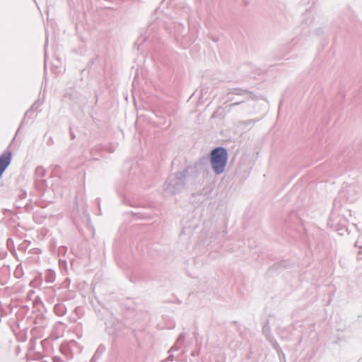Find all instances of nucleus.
Instances as JSON below:
<instances>
[{
    "instance_id": "f257e3e1",
    "label": "nucleus",
    "mask_w": 362,
    "mask_h": 362,
    "mask_svg": "<svg viewBox=\"0 0 362 362\" xmlns=\"http://www.w3.org/2000/svg\"><path fill=\"white\" fill-rule=\"evenodd\" d=\"M228 160V153L223 147L214 148L211 153V163L214 171L216 174L222 173L226 168Z\"/></svg>"
}]
</instances>
